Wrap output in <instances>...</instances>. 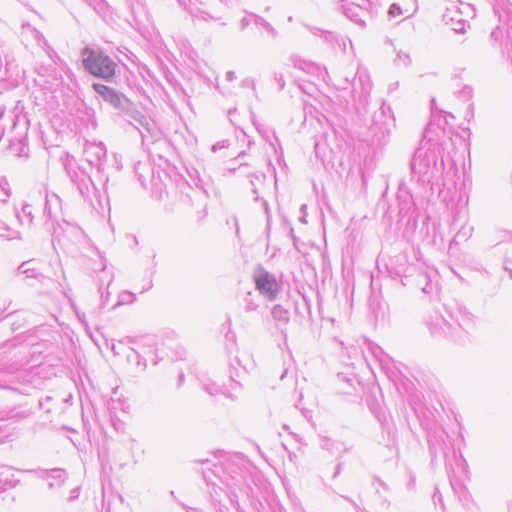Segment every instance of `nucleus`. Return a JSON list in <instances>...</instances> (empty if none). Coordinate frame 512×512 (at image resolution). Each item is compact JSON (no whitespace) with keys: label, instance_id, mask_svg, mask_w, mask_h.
I'll return each mask as SVG.
<instances>
[{"label":"nucleus","instance_id":"nucleus-1","mask_svg":"<svg viewBox=\"0 0 512 512\" xmlns=\"http://www.w3.org/2000/svg\"><path fill=\"white\" fill-rule=\"evenodd\" d=\"M432 120L428 123L423 134L420 147L415 151L411 160L412 172L418 175L422 182H432L440 177L444 169V162L441 156L443 138L446 135L445 128L435 123L441 117L446 124H449L447 117L456 119L459 112L446 111L438 107L435 98L431 100Z\"/></svg>","mask_w":512,"mask_h":512},{"label":"nucleus","instance_id":"nucleus-2","mask_svg":"<svg viewBox=\"0 0 512 512\" xmlns=\"http://www.w3.org/2000/svg\"><path fill=\"white\" fill-rule=\"evenodd\" d=\"M493 10L499 24L490 38L499 43L502 52L512 61V4L508 0H495Z\"/></svg>","mask_w":512,"mask_h":512},{"label":"nucleus","instance_id":"nucleus-3","mask_svg":"<svg viewBox=\"0 0 512 512\" xmlns=\"http://www.w3.org/2000/svg\"><path fill=\"white\" fill-rule=\"evenodd\" d=\"M83 66L95 77L110 82L115 75L117 63L100 50L85 48L82 51Z\"/></svg>","mask_w":512,"mask_h":512},{"label":"nucleus","instance_id":"nucleus-4","mask_svg":"<svg viewBox=\"0 0 512 512\" xmlns=\"http://www.w3.org/2000/svg\"><path fill=\"white\" fill-rule=\"evenodd\" d=\"M107 101L115 110L118 111L119 114H124L134 121H136L139 126H135L139 133L142 136V140L150 135L152 138L155 137L153 131V125L148 121V119L143 116L140 112L136 110L134 104L130 101V98H103Z\"/></svg>","mask_w":512,"mask_h":512},{"label":"nucleus","instance_id":"nucleus-5","mask_svg":"<svg viewBox=\"0 0 512 512\" xmlns=\"http://www.w3.org/2000/svg\"><path fill=\"white\" fill-rule=\"evenodd\" d=\"M253 279L256 289L261 295L270 301L276 299L280 290V285L278 284L274 274L268 272L262 267H259L254 272Z\"/></svg>","mask_w":512,"mask_h":512},{"label":"nucleus","instance_id":"nucleus-6","mask_svg":"<svg viewBox=\"0 0 512 512\" xmlns=\"http://www.w3.org/2000/svg\"><path fill=\"white\" fill-rule=\"evenodd\" d=\"M371 4L369 0L347 1L342 5L343 14L352 22L364 27L366 19L370 18Z\"/></svg>","mask_w":512,"mask_h":512},{"label":"nucleus","instance_id":"nucleus-7","mask_svg":"<svg viewBox=\"0 0 512 512\" xmlns=\"http://www.w3.org/2000/svg\"><path fill=\"white\" fill-rule=\"evenodd\" d=\"M71 181L76 185L80 195L87 199L90 196L94 185L90 175L81 167H72L70 164L65 166Z\"/></svg>","mask_w":512,"mask_h":512},{"label":"nucleus","instance_id":"nucleus-8","mask_svg":"<svg viewBox=\"0 0 512 512\" xmlns=\"http://www.w3.org/2000/svg\"><path fill=\"white\" fill-rule=\"evenodd\" d=\"M85 160L97 169L101 168L102 161L106 158L107 150L102 142L86 141L83 148Z\"/></svg>","mask_w":512,"mask_h":512},{"label":"nucleus","instance_id":"nucleus-9","mask_svg":"<svg viewBox=\"0 0 512 512\" xmlns=\"http://www.w3.org/2000/svg\"><path fill=\"white\" fill-rule=\"evenodd\" d=\"M25 472L36 474L38 477L48 480V486L50 489L61 486L67 478L66 471L61 468H54L50 470L33 469L26 470Z\"/></svg>","mask_w":512,"mask_h":512},{"label":"nucleus","instance_id":"nucleus-10","mask_svg":"<svg viewBox=\"0 0 512 512\" xmlns=\"http://www.w3.org/2000/svg\"><path fill=\"white\" fill-rule=\"evenodd\" d=\"M444 23L457 33H464L467 23L461 18V13L456 9L455 5L451 8H446L442 16Z\"/></svg>","mask_w":512,"mask_h":512},{"label":"nucleus","instance_id":"nucleus-11","mask_svg":"<svg viewBox=\"0 0 512 512\" xmlns=\"http://www.w3.org/2000/svg\"><path fill=\"white\" fill-rule=\"evenodd\" d=\"M60 199L56 194H52L51 196L46 195L45 206L43 210V216L46 218L44 221L45 229L51 233L54 237L57 234V229L52 221V205H59Z\"/></svg>","mask_w":512,"mask_h":512},{"label":"nucleus","instance_id":"nucleus-12","mask_svg":"<svg viewBox=\"0 0 512 512\" xmlns=\"http://www.w3.org/2000/svg\"><path fill=\"white\" fill-rule=\"evenodd\" d=\"M231 390L223 389L222 387L216 385L215 383H207L203 385V389L210 395H216L218 393L224 394L226 397L231 399H236L238 396V392L241 389V385L239 382L231 378Z\"/></svg>","mask_w":512,"mask_h":512},{"label":"nucleus","instance_id":"nucleus-13","mask_svg":"<svg viewBox=\"0 0 512 512\" xmlns=\"http://www.w3.org/2000/svg\"><path fill=\"white\" fill-rule=\"evenodd\" d=\"M190 14L194 20L198 21H219L222 16L213 8H202L198 6L190 7Z\"/></svg>","mask_w":512,"mask_h":512},{"label":"nucleus","instance_id":"nucleus-14","mask_svg":"<svg viewBox=\"0 0 512 512\" xmlns=\"http://www.w3.org/2000/svg\"><path fill=\"white\" fill-rule=\"evenodd\" d=\"M446 322V319L439 314L438 312H434L426 321V324L431 332V334L435 337H442L443 332H447V330L441 327Z\"/></svg>","mask_w":512,"mask_h":512},{"label":"nucleus","instance_id":"nucleus-15","mask_svg":"<svg viewBox=\"0 0 512 512\" xmlns=\"http://www.w3.org/2000/svg\"><path fill=\"white\" fill-rule=\"evenodd\" d=\"M457 327L459 328V332H461L465 328H469L475 324L476 317L465 307H458L457 310Z\"/></svg>","mask_w":512,"mask_h":512},{"label":"nucleus","instance_id":"nucleus-16","mask_svg":"<svg viewBox=\"0 0 512 512\" xmlns=\"http://www.w3.org/2000/svg\"><path fill=\"white\" fill-rule=\"evenodd\" d=\"M271 314L274 320L278 321L280 324L286 325L290 319L289 310L284 308L282 305H274Z\"/></svg>","mask_w":512,"mask_h":512},{"label":"nucleus","instance_id":"nucleus-17","mask_svg":"<svg viewBox=\"0 0 512 512\" xmlns=\"http://www.w3.org/2000/svg\"><path fill=\"white\" fill-rule=\"evenodd\" d=\"M445 435V432L442 431L440 435L438 436L442 440V445L436 443L437 437L434 436V438L429 439V448L432 455L436 456L438 451L442 452L444 456H446L447 452L446 449H448V444L443 440V436Z\"/></svg>","mask_w":512,"mask_h":512},{"label":"nucleus","instance_id":"nucleus-18","mask_svg":"<svg viewBox=\"0 0 512 512\" xmlns=\"http://www.w3.org/2000/svg\"><path fill=\"white\" fill-rule=\"evenodd\" d=\"M30 265L31 261L23 262L17 269L18 273L26 275V278L42 279L44 276Z\"/></svg>","mask_w":512,"mask_h":512},{"label":"nucleus","instance_id":"nucleus-19","mask_svg":"<svg viewBox=\"0 0 512 512\" xmlns=\"http://www.w3.org/2000/svg\"><path fill=\"white\" fill-rule=\"evenodd\" d=\"M224 469H225V471H227L228 469H231V472H233V474L230 475V478H227L225 480L228 486L233 487V486H237L238 484H240L243 477H242L241 471L238 467L236 469H234V467L231 463H227L226 466L224 467Z\"/></svg>","mask_w":512,"mask_h":512},{"label":"nucleus","instance_id":"nucleus-20","mask_svg":"<svg viewBox=\"0 0 512 512\" xmlns=\"http://www.w3.org/2000/svg\"><path fill=\"white\" fill-rule=\"evenodd\" d=\"M321 447L323 449L330 451L331 453H336L340 451L346 452L348 450L346 447L343 446L342 443L332 441L331 439L328 438L322 440Z\"/></svg>","mask_w":512,"mask_h":512},{"label":"nucleus","instance_id":"nucleus-21","mask_svg":"<svg viewBox=\"0 0 512 512\" xmlns=\"http://www.w3.org/2000/svg\"><path fill=\"white\" fill-rule=\"evenodd\" d=\"M244 310L246 312L255 311L258 308L257 295L253 292H247L243 298Z\"/></svg>","mask_w":512,"mask_h":512},{"label":"nucleus","instance_id":"nucleus-22","mask_svg":"<svg viewBox=\"0 0 512 512\" xmlns=\"http://www.w3.org/2000/svg\"><path fill=\"white\" fill-rule=\"evenodd\" d=\"M250 17L253 19V23L256 25V26H259L261 28H263L264 30H266L268 33H270L271 35H275L276 34V31L275 29L272 27V25L270 23H268L264 18H262L261 16L259 15H256V14H253V13H250Z\"/></svg>","mask_w":512,"mask_h":512},{"label":"nucleus","instance_id":"nucleus-23","mask_svg":"<svg viewBox=\"0 0 512 512\" xmlns=\"http://www.w3.org/2000/svg\"><path fill=\"white\" fill-rule=\"evenodd\" d=\"M441 327L447 330V332H443L442 337L450 338L453 340H456L460 337V332L457 325H453L452 323L446 320V322Z\"/></svg>","mask_w":512,"mask_h":512},{"label":"nucleus","instance_id":"nucleus-24","mask_svg":"<svg viewBox=\"0 0 512 512\" xmlns=\"http://www.w3.org/2000/svg\"><path fill=\"white\" fill-rule=\"evenodd\" d=\"M17 218L18 220L20 221V223H23L24 221H26L28 224H31L32 221H33V211H32V206L31 205H24L22 207V210L21 212H17Z\"/></svg>","mask_w":512,"mask_h":512},{"label":"nucleus","instance_id":"nucleus-25","mask_svg":"<svg viewBox=\"0 0 512 512\" xmlns=\"http://www.w3.org/2000/svg\"><path fill=\"white\" fill-rule=\"evenodd\" d=\"M92 87L96 93L100 96H124L123 94L119 95L113 89L109 88L107 85L100 83H93Z\"/></svg>","mask_w":512,"mask_h":512},{"label":"nucleus","instance_id":"nucleus-26","mask_svg":"<svg viewBox=\"0 0 512 512\" xmlns=\"http://www.w3.org/2000/svg\"><path fill=\"white\" fill-rule=\"evenodd\" d=\"M472 233H473V227L464 225L456 233L454 240L455 241H466L472 236Z\"/></svg>","mask_w":512,"mask_h":512},{"label":"nucleus","instance_id":"nucleus-27","mask_svg":"<svg viewBox=\"0 0 512 512\" xmlns=\"http://www.w3.org/2000/svg\"><path fill=\"white\" fill-rule=\"evenodd\" d=\"M128 360L131 362H135L138 367H140V370H144L146 367V360L141 357V355L135 351L131 350V353L127 356Z\"/></svg>","mask_w":512,"mask_h":512},{"label":"nucleus","instance_id":"nucleus-28","mask_svg":"<svg viewBox=\"0 0 512 512\" xmlns=\"http://www.w3.org/2000/svg\"><path fill=\"white\" fill-rule=\"evenodd\" d=\"M395 63L398 66L402 65L404 67H407L411 64V58H410L409 54L399 51L395 58Z\"/></svg>","mask_w":512,"mask_h":512},{"label":"nucleus","instance_id":"nucleus-29","mask_svg":"<svg viewBox=\"0 0 512 512\" xmlns=\"http://www.w3.org/2000/svg\"><path fill=\"white\" fill-rule=\"evenodd\" d=\"M358 81L363 85L360 96H367L371 93V83L367 76L359 75Z\"/></svg>","mask_w":512,"mask_h":512},{"label":"nucleus","instance_id":"nucleus-30","mask_svg":"<svg viewBox=\"0 0 512 512\" xmlns=\"http://www.w3.org/2000/svg\"><path fill=\"white\" fill-rule=\"evenodd\" d=\"M377 361L379 362L380 366L386 371L390 370L391 365L393 364V359L386 352Z\"/></svg>","mask_w":512,"mask_h":512},{"label":"nucleus","instance_id":"nucleus-31","mask_svg":"<svg viewBox=\"0 0 512 512\" xmlns=\"http://www.w3.org/2000/svg\"><path fill=\"white\" fill-rule=\"evenodd\" d=\"M145 168H147V164L141 163V162L136 163L134 166L135 173H136V175H138V178L142 184L144 183V181L146 179V177L144 176Z\"/></svg>","mask_w":512,"mask_h":512},{"label":"nucleus","instance_id":"nucleus-32","mask_svg":"<svg viewBox=\"0 0 512 512\" xmlns=\"http://www.w3.org/2000/svg\"><path fill=\"white\" fill-rule=\"evenodd\" d=\"M505 262L512 263V238L504 244Z\"/></svg>","mask_w":512,"mask_h":512},{"label":"nucleus","instance_id":"nucleus-33","mask_svg":"<svg viewBox=\"0 0 512 512\" xmlns=\"http://www.w3.org/2000/svg\"><path fill=\"white\" fill-rule=\"evenodd\" d=\"M135 300V295L131 292L125 291L121 293L118 304L132 303Z\"/></svg>","mask_w":512,"mask_h":512},{"label":"nucleus","instance_id":"nucleus-34","mask_svg":"<svg viewBox=\"0 0 512 512\" xmlns=\"http://www.w3.org/2000/svg\"><path fill=\"white\" fill-rule=\"evenodd\" d=\"M5 72L4 74L6 73H9L11 72V75L15 72V69H16V65H14V60L13 59H8V56L6 55L5 56Z\"/></svg>","mask_w":512,"mask_h":512},{"label":"nucleus","instance_id":"nucleus-35","mask_svg":"<svg viewBox=\"0 0 512 512\" xmlns=\"http://www.w3.org/2000/svg\"><path fill=\"white\" fill-rule=\"evenodd\" d=\"M228 146H229V141L228 140H222V141H219V142L215 143L212 146V151L215 153L218 150L227 148Z\"/></svg>","mask_w":512,"mask_h":512},{"label":"nucleus","instance_id":"nucleus-36","mask_svg":"<svg viewBox=\"0 0 512 512\" xmlns=\"http://www.w3.org/2000/svg\"><path fill=\"white\" fill-rule=\"evenodd\" d=\"M370 349H371V353H372V355L374 356V358H375L376 360H379V359L382 357V355H384V354H385V352H384V351L382 350V348H381V347H379V346H373V347H371Z\"/></svg>","mask_w":512,"mask_h":512},{"label":"nucleus","instance_id":"nucleus-37","mask_svg":"<svg viewBox=\"0 0 512 512\" xmlns=\"http://www.w3.org/2000/svg\"><path fill=\"white\" fill-rule=\"evenodd\" d=\"M432 499L434 501V504H437L438 502L441 504L442 507H444L442 495L439 492L438 488H435V491L433 493Z\"/></svg>","mask_w":512,"mask_h":512},{"label":"nucleus","instance_id":"nucleus-38","mask_svg":"<svg viewBox=\"0 0 512 512\" xmlns=\"http://www.w3.org/2000/svg\"><path fill=\"white\" fill-rule=\"evenodd\" d=\"M253 22V19L250 17V13L241 19L240 21V27L242 30H244L250 23Z\"/></svg>","mask_w":512,"mask_h":512},{"label":"nucleus","instance_id":"nucleus-39","mask_svg":"<svg viewBox=\"0 0 512 512\" xmlns=\"http://www.w3.org/2000/svg\"><path fill=\"white\" fill-rule=\"evenodd\" d=\"M274 80H275V82H277V84H278L280 89H282L284 87V79H283V74L282 73L275 72L274 73Z\"/></svg>","mask_w":512,"mask_h":512},{"label":"nucleus","instance_id":"nucleus-40","mask_svg":"<svg viewBox=\"0 0 512 512\" xmlns=\"http://www.w3.org/2000/svg\"><path fill=\"white\" fill-rule=\"evenodd\" d=\"M389 14L392 16L400 15L401 14V8L397 4H392L389 9Z\"/></svg>","mask_w":512,"mask_h":512},{"label":"nucleus","instance_id":"nucleus-41","mask_svg":"<svg viewBox=\"0 0 512 512\" xmlns=\"http://www.w3.org/2000/svg\"><path fill=\"white\" fill-rule=\"evenodd\" d=\"M5 230L7 231V233H0L1 237H6L7 239H14V238H16L17 232L12 231L8 227H6Z\"/></svg>","mask_w":512,"mask_h":512},{"label":"nucleus","instance_id":"nucleus-42","mask_svg":"<svg viewBox=\"0 0 512 512\" xmlns=\"http://www.w3.org/2000/svg\"><path fill=\"white\" fill-rule=\"evenodd\" d=\"M79 492H80L79 487L72 489L70 492L69 501H74L75 499H77L79 497Z\"/></svg>","mask_w":512,"mask_h":512},{"label":"nucleus","instance_id":"nucleus-43","mask_svg":"<svg viewBox=\"0 0 512 512\" xmlns=\"http://www.w3.org/2000/svg\"><path fill=\"white\" fill-rule=\"evenodd\" d=\"M262 207H263L264 212H265V214L267 216V222L269 223V221H270V208H269V205H268L266 200H262Z\"/></svg>","mask_w":512,"mask_h":512},{"label":"nucleus","instance_id":"nucleus-44","mask_svg":"<svg viewBox=\"0 0 512 512\" xmlns=\"http://www.w3.org/2000/svg\"><path fill=\"white\" fill-rule=\"evenodd\" d=\"M262 207H263L264 212H265V214L267 216V222L269 223V221H270V208H269V205H268L266 200H262Z\"/></svg>","mask_w":512,"mask_h":512},{"label":"nucleus","instance_id":"nucleus-45","mask_svg":"<svg viewBox=\"0 0 512 512\" xmlns=\"http://www.w3.org/2000/svg\"><path fill=\"white\" fill-rule=\"evenodd\" d=\"M343 498L345 500H347L349 503H351V505L355 508V510L357 512H363L362 509L360 508V506L351 498L347 497V496H343Z\"/></svg>","mask_w":512,"mask_h":512},{"label":"nucleus","instance_id":"nucleus-46","mask_svg":"<svg viewBox=\"0 0 512 512\" xmlns=\"http://www.w3.org/2000/svg\"><path fill=\"white\" fill-rule=\"evenodd\" d=\"M464 96H470L473 93V89L470 86H465L461 92Z\"/></svg>","mask_w":512,"mask_h":512},{"label":"nucleus","instance_id":"nucleus-47","mask_svg":"<svg viewBox=\"0 0 512 512\" xmlns=\"http://www.w3.org/2000/svg\"><path fill=\"white\" fill-rule=\"evenodd\" d=\"M7 186H8L7 182H3V181H1V183H0V187H1V189L3 190V192L5 193V195H6L7 197H9V196H10V192H9V189L7 188Z\"/></svg>","mask_w":512,"mask_h":512},{"label":"nucleus","instance_id":"nucleus-48","mask_svg":"<svg viewBox=\"0 0 512 512\" xmlns=\"http://www.w3.org/2000/svg\"><path fill=\"white\" fill-rule=\"evenodd\" d=\"M422 291L426 294H430L433 292V285L431 283H427L423 288Z\"/></svg>","mask_w":512,"mask_h":512},{"label":"nucleus","instance_id":"nucleus-49","mask_svg":"<svg viewBox=\"0 0 512 512\" xmlns=\"http://www.w3.org/2000/svg\"><path fill=\"white\" fill-rule=\"evenodd\" d=\"M334 133L336 136H338V135L340 136L341 141L346 142L347 135H346L345 131L341 132V131H338L337 129H334Z\"/></svg>","mask_w":512,"mask_h":512},{"label":"nucleus","instance_id":"nucleus-50","mask_svg":"<svg viewBox=\"0 0 512 512\" xmlns=\"http://www.w3.org/2000/svg\"><path fill=\"white\" fill-rule=\"evenodd\" d=\"M375 483H377L379 487L385 490L387 489V485L381 479L375 478L373 485H375Z\"/></svg>","mask_w":512,"mask_h":512},{"label":"nucleus","instance_id":"nucleus-51","mask_svg":"<svg viewBox=\"0 0 512 512\" xmlns=\"http://www.w3.org/2000/svg\"><path fill=\"white\" fill-rule=\"evenodd\" d=\"M235 78H236V76H235V72H234V71H228V72L226 73V79H227L228 81H232V80H234Z\"/></svg>","mask_w":512,"mask_h":512},{"label":"nucleus","instance_id":"nucleus-52","mask_svg":"<svg viewBox=\"0 0 512 512\" xmlns=\"http://www.w3.org/2000/svg\"><path fill=\"white\" fill-rule=\"evenodd\" d=\"M340 472H341V465L338 464L337 467H336V471H335L333 477L336 478L340 474Z\"/></svg>","mask_w":512,"mask_h":512},{"label":"nucleus","instance_id":"nucleus-53","mask_svg":"<svg viewBox=\"0 0 512 512\" xmlns=\"http://www.w3.org/2000/svg\"><path fill=\"white\" fill-rule=\"evenodd\" d=\"M300 88L302 89L303 93L307 94L308 96H311L312 92L306 88V85L304 87L300 86Z\"/></svg>","mask_w":512,"mask_h":512},{"label":"nucleus","instance_id":"nucleus-54","mask_svg":"<svg viewBox=\"0 0 512 512\" xmlns=\"http://www.w3.org/2000/svg\"><path fill=\"white\" fill-rule=\"evenodd\" d=\"M507 509H508V512H512V501L508 502Z\"/></svg>","mask_w":512,"mask_h":512},{"label":"nucleus","instance_id":"nucleus-55","mask_svg":"<svg viewBox=\"0 0 512 512\" xmlns=\"http://www.w3.org/2000/svg\"><path fill=\"white\" fill-rule=\"evenodd\" d=\"M4 113H5V109L3 107H0V119L2 118Z\"/></svg>","mask_w":512,"mask_h":512},{"label":"nucleus","instance_id":"nucleus-56","mask_svg":"<svg viewBox=\"0 0 512 512\" xmlns=\"http://www.w3.org/2000/svg\"><path fill=\"white\" fill-rule=\"evenodd\" d=\"M505 270L508 271L510 277L512 278V269H509L508 267L505 266Z\"/></svg>","mask_w":512,"mask_h":512},{"label":"nucleus","instance_id":"nucleus-57","mask_svg":"<svg viewBox=\"0 0 512 512\" xmlns=\"http://www.w3.org/2000/svg\"><path fill=\"white\" fill-rule=\"evenodd\" d=\"M199 462H200L201 464H209V461H208L207 459H205V460H200Z\"/></svg>","mask_w":512,"mask_h":512},{"label":"nucleus","instance_id":"nucleus-58","mask_svg":"<svg viewBox=\"0 0 512 512\" xmlns=\"http://www.w3.org/2000/svg\"><path fill=\"white\" fill-rule=\"evenodd\" d=\"M215 469H216V471L212 470V473H214L215 475H217V473L219 472V468H218V466H215Z\"/></svg>","mask_w":512,"mask_h":512},{"label":"nucleus","instance_id":"nucleus-59","mask_svg":"<svg viewBox=\"0 0 512 512\" xmlns=\"http://www.w3.org/2000/svg\"><path fill=\"white\" fill-rule=\"evenodd\" d=\"M253 193H254V194H257V190H256V189H253ZM255 200H256V201H257V200H259L258 195H256Z\"/></svg>","mask_w":512,"mask_h":512},{"label":"nucleus","instance_id":"nucleus-60","mask_svg":"<svg viewBox=\"0 0 512 512\" xmlns=\"http://www.w3.org/2000/svg\"><path fill=\"white\" fill-rule=\"evenodd\" d=\"M6 345H14V341H8Z\"/></svg>","mask_w":512,"mask_h":512},{"label":"nucleus","instance_id":"nucleus-61","mask_svg":"<svg viewBox=\"0 0 512 512\" xmlns=\"http://www.w3.org/2000/svg\"><path fill=\"white\" fill-rule=\"evenodd\" d=\"M244 83L252 84V81H250V80H246V81H244Z\"/></svg>","mask_w":512,"mask_h":512},{"label":"nucleus","instance_id":"nucleus-62","mask_svg":"<svg viewBox=\"0 0 512 512\" xmlns=\"http://www.w3.org/2000/svg\"><path fill=\"white\" fill-rule=\"evenodd\" d=\"M183 379H184V375H183V374H181V375H180V381H183Z\"/></svg>","mask_w":512,"mask_h":512},{"label":"nucleus","instance_id":"nucleus-63","mask_svg":"<svg viewBox=\"0 0 512 512\" xmlns=\"http://www.w3.org/2000/svg\"><path fill=\"white\" fill-rule=\"evenodd\" d=\"M203 476H204L205 480L208 481L207 475L205 473L203 474Z\"/></svg>","mask_w":512,"mask_h":512}]
</instances>
